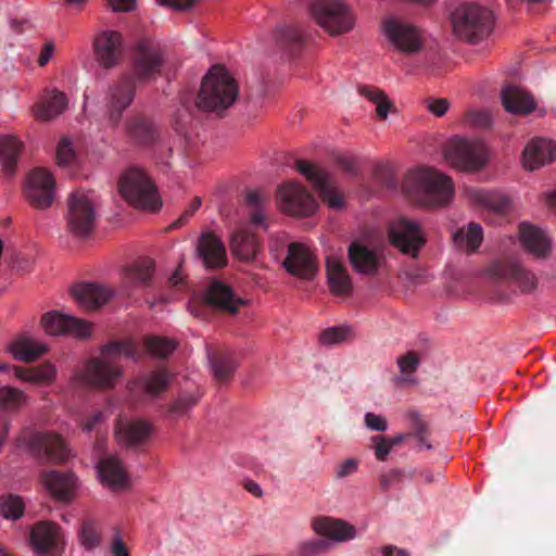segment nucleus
<instances>
[{
    "label": "nucleus",
    "instance_id": "nucleus-9",
    "mask_svg": "<svg viewBox=\"0 0 556 556\" xmlns=\"http://www.w3.org/2000/svg\"><path fill=\"white\" fill-rule=\"evenodd\" d=\"M315 23L331 36L349 33L355 25V15L343 0H314L309 5Z\"/></svg>",
    "mask_w": 556,
    "mask_h": 556
},
{
    "label": "nucleus",
    "instance_id": "nucleus-57",
    "mask_svg": "<svg viewBox=\"0 0 556 556\" xmlns=\"http://www.w3.org/2000/svg\"><path fill=\"white\" fill-rule=\"evenodd\" d=\"M115 12H129L136 9L137 0H106Z\"/></svg>",
    "mask_w": 556,
    "mask_h": 556
},
{
    "label": "nucleus",
    "instance_id": "nucleus-54",
    "mask_svg": "<svg viewBox=\"0 0 556 556\" xmlns=\"http://www.w3.org/2000/svg\"><path fill=\"white\" fill-rule=\"evenodd\" d=\"M364 419L366 427L370 430L382 432L388 428V422L381 415L366 413Z\"/></svg>",
    "mask_w": 556,
    "mask_h": 556
},
{
    "label": "nucleus",
    "instance_id": "nucleus-18",
    "mask_svg": "<svg viewBox=\"0 0 556 556\" xmlns=\"http://www.w3.org/2000/svg\"><path fill=\"white\" fill-rule=\"evenodd\" d=\"M93 51L96 60L101 66L114 67L123 52L122 35L112 29L100 30L93 39Z\"/></svg>",
    "mask_w": 556,
    "mask_h": 556
},
{
    "label": "nucleus",
    "instance_id": "nucleus-37",
    "mask_svg": "<svg viewBox=\"0 0 556 556\" xmlns=\"http://www.w3.org/2000/svg\"><path fill=\"white\" fill-rule=\"evenodd\" d=\"M56 372V367L50 362L27 369H15V376L18 379L38 386L52 384L55 381Z\"/></svg>",
    "mask_w": 556,
    "mask_h": 556
},
{
    "label": "nucleus",
    "instance_id": "nucleus-5",
    "mask_svg": "<svg viewBox=\"0 0 556 556\" xmlns=\"http://www.w3.org/2000/svg\"><path fill=\"white\" fill-rule=\"evenodd\" d=\"M239 89L230 73L220 65L212 66L202 79L197 105L204 111H224L236 102Z\"/></svg>",
    "mask_w": 556,
    "mask_h": 556
},
{
    "label": "nucleus",
    "instance_id": "nucleus-47",
    "mask_svg": "<svg viewBox=\"0 0 556 556\" xmlns=\"http://www.w3.org/2000/svg\"><path fill=\"white\" fill-rule=\"evenodd\" d=\"M144 349L152 356L165 357L176 349V343L165 338H147Z\"/></svg>",
    "mask_w": 556,
    "mask_h": 556
},
{
    "label": "nucleus",
    "instance_id": "nucleus-31",
    "mask_svg": "<svg viewBox=\"0 0 556 556\" xmlns=\"http://www.w3.org/2000/svg\"><path fill=\"white\" fill-rule=\"evenodd\" d=\"M520 241L523 248L538 258H545L551 253V238L538 227L522 225Z\"/></svg>",
    "mask_w": 556,
    "mask_h": 556
},
{
    "label": "nucleus",
    "instance_id": "nucleus-51",
    "mask_svg": "<svg viewBox=\"0 0 556 556\" xmlns=\"http://www.w3.org/2000/svg\"><path fill=\"white\" fill-rule=\"evenodd\" d=\"M235 369L236 364L231 359H218L212 364L214 377L218 380L228 379Z\"/></svg>",
    "mask_w": 556,
    "mask_h": 556
},
{
    "label": "nucleus",
    "instance_id": "nucleus-55",
    "mask_svg": "<svg viewBox=\"0 0 556 556\" xmlns=\"http://www.w3.org/2000/svg\"><path fill=\"white\" fill-rule=\"evenodd\" d=\"M375 442V455L379 460H386L387 456L389 455L392 443L390 442V439L384 437H376L374 438Z\"/></svg>",
    "mask_w": 556,
    "mask_h": 556
},
{
    "label": "nucleus",
    "instance_id": "nucleus-2",
    "mask_svg": "<svg viewBox=\"0 0 556 556\" xmlns=\"http://www.w3.org/2000/svg\"><path fill=\"white\" fill-rule=\"evenodd\" d=\"M381 33L392 50L406 56L429 58L438 50L437 41L422 27L399 17L384 18Z\"/></svg>",
    "mask_w": 556,
    "mask_h": 556
},
{
    "label": "nucleus",
    "instance_id": "nucleus-27",
    "mask_svg": "<svg viewBox=\"0 0 556 556\" xmlns=\"http://www.w3.org/2000/svg\"><path fill=\"white\" fill-rule=\"evenodd\" d=\"M197 254L206 267H223L227 264L225 245L213 233H203L199 238Z\"/></svg>",
    "mask_w": 556,
    "mask_h": 556
},
{
    "label": "nucleus",
    "instance_id": "nucleus-62",
    "mask_svg": "<svg viewBox=\"0 0 556 556\" xmlns=\"http://www.w3.org/2000/svg\"><path fill=\"white\" fill-rule=\"evenodd\" d=\"M104 420H105V417H104V415L102 413H96V414L92 415V417L90 419H88L84 424L83 429L86 432H90V431L97 429L98 426L103 424Z\"/></svg>",
    "mask_w": 556,
    "mask_h": 556
},
{
    "label": "nucleus",
    "instance_id": "nucleus-24",
    "mask_svg": "<svg viewBox=\"0 0 556 556\" xmlns=\"http://www.w3.org/2000/svg\"><path fill=\"white\" fill-rule=\"evenodd\" d=\"M97 469L99 480L106 488L113 491H123L130 488L129 476L122 462L115 456L102 458Z\"/></svg>",
    "mask_w": 556,
    "mask_h": 556
},
{
    "label": "nucleus",
    "instance_id": "nucleus-32",
    "mask_svg": "<svg viewBox=\"0 0 556 556\" xmlns=\"http://www.w3.org/2000/svg\"><path fill=\"white\" fill-rule=\"evenodd\" d=\"M349 258L354 270L362 275H375L379 268L377 252L359 242L350 245Z\"/></svg>",
    "mask_w": 556,
    "mask_h": 556
},
{
    "label": "nucleus",
    "instance_id": "nucleus-19",
    "mask_svg": "<svg viewBox=\"0 0 556 556\" xmlns=\"http://www.w3.org/2000/svg\"><path fill=\"white\" fill-rule=\"evenodd\" d=\"M460 195L469 206L479 211L502 213L509 205L508 199L495 190L465 186L460 191Z\"/></svg>",
    "mask_w": 556,
    "mask_h": 556
},
{
    "label": "nucleus",
    "instance_id": "nucleus-42",
    "mask_svg": "<svg viewBox=\"0 0 556 556\" xmlns=\"http://www.w3.org/2000/svg\"><path fill=\"white\" fill-rule=\"evenodd\" d=\"M79 544L87 551H92L101 544L99 525L93 520H85L78 532Z\"/></svg>",
    "mask_w": 556,
    "mask_h": 556
},
{
    "label": "nucleus",
    "instance_id": "nucleus-12",
    "mask_svg": "<svg viewBox=\"0 0 556 556\" xmlns=\"http://www.w3.org/2000/svg\"><path fill=\"white\" fill-rule=\"evenodd\" d=\"M278 206L283 213L296 217L313 215L318 210V204L313 195L294 181L279 187Z\"/></svg>",
    "mask_w": 556,
    "mask_h": 556
},
{
    "label": "nucleus",
    "instance_id": "nucleus-7",
    "mask_svg": "<svg viewBox=\"0 0 556 556\" xmlns=\"http://www.w3.org/2000/svg\"><path fill=\"white\" fill-rule=\"evenodd\" d=\"M98 199L93 191L76 189L66 200V230L75 238H86L96 228Z\"/></svg>",
    "mask_w": 556,
    "mask_h": 556
},
{
    "label": "nucleus",
    "instance_id": "nucleus-63",
    "mask_svg": "<svg viewBox=\"0 0 556 556\" xmlns=\"http://www.w3.org/2000/svg\"><path fill=\"white\" fill-rule=\"evenodd\" d=\"M104 420H105V417H104V415L102 413H96V414L92 415V417L90 419H88L84 424L83 429L86 432H90V431L97 429L98 426L103 424Z\"/></svg>",
    "mask_w": 556,
    "mask_h": 556
},
{
    "label": "nucleus",
    "instance_id": "nucleus-46",
    "mask_svg": "<svg viewBox=\"0 0 556 556\" xmlns=\"http://www.w3.org/2000/svg\"><path fill=\"white\" fill-rule=\"evenodd\" d=\"M363 94L375 104L377 116L381 119H386L392 108V103L387 94L376 88H366L363 90Z\"/></svg>",
    "mask_w": 556,
    "mask_h": 556
},
{
    "label": "nucleus",
    "instance_id": "nucleus-30",
    "mask_svg": "<svg viewBox=\"0 0 556 556\" xmlns=\"http://www.w3.org/2000/svg\"><path fill=\"white\" fill-rule=\"evenodd\" d=\"M314 531L333 542H344L356 536V530L353 526L329 517L317 518L313 521Z\"/></svg>",
    "mask_w": 556,
    "mask_h": 556
},
{
    "label": "nucleus",
    "instance_id": "nucleus-20",
    "mask_svg": "<svg viewBox=\"0 0 556 556\" xmlns=\"http://www.w3.org/2000/svg\"><path fill=\"white\" fill-rule=\"evenodd\" d=\"M556 160V142L545 138L530 140L522 151L521 163L525 169L533 172Z\"/></svg>",
    "mask_w": 556,
    "mask_h": 556
},
{
    "label": "nucleus",
    "instance_id": "nucleus-41",
    "mask_svg": "<svg viewBox=\"0 0 556 556\" xmlns=\"http://www.w3.org/2000/svg\"><path fill=\"white\" fill-rule=\"evenodd\" d=\"M483 230L479 224L470 223L454 235L455 245L465 252L476 251L482 243Z\"/></svg>",
    "mask_w": 556,
    "mask_h": 556
},
{
    "label": "nucleus",
    "instance_id": "nucleus-4",
    "mask_svg": "<svg viewBox=\"0 0 556 556\" xmlns=\"http://www.w3.org/2000/svg\"><path fill=\"white\" fill-rule=\"evenodd\" d=\"M117 190L127 204L144 212H157L163 206L159 189L150 174L139 166H129L119 175Z\"/></svg>",
    "mask_w": 556,
    "mask_h": 556
},
{
    "label": "nucleus",
    "instance_id": "nucleus-60",
    "mask_svg": "<svg viewBox=\"0 0 556 556\" xmlns=\"http://www.w3.org/2000/svg\"><path fill=\"white\" fill-rule=\"evenodd\" d=\"M54 54V45L52 42H48L46 43L39 55H38V65L39 66H45L46 64H48L50 62V60L52 59Z\"/></svg>",
    "mask_w": 556,
    "mask_h": 556
},
{
    "label": "nucleus",
    "instance_id": "nucleus-25",
    "mask_svg": "<svg viewBox=\"0 0 556 556\" xmlns=\"http://www.w3.org/2000/svg\"><path fill=\"white\" fill-rule=\"evenodd\" d=\"M41 482L48 492L58 501L70 502L76 495L79 486L73 473L48 471L41 476Z\"/></svg>",
    "mask_w": 556,
    "mask_h": 556
},
{
    "label": "nucleus",
    "instance_id": "nucleus-6",
    "mask_svg": "<svg viewBox=\"0 0 556 556\" xmlns=\"http://www.w3.org/2000/svg\"><path fill=\"white\" fill-rule=\"evenodd\" d=\"M450 21L452 31L458 39L477 42L491 33L493 13L481 4L466 2L452 11Z\"/></svg>",
    "mask_w": 556,
    "mask_h": 556
},
{
    "label": "nucleus",
    "instance_id": "nucleus-28",
    "mask_svg": "<svg viewBox=\"0 0 556 556\" xmlns=\"http://www.w3.org/2000/svg\"><path fill=\"white\" fill-rule=\"evenodd\" d=\"M205 300L210 305L228 313H236L239 306L248 303L245 300L235 296L231 288L220 281H213L208 285Z\"/></svg>",
    "mask_w": 556,
    "mask_h": 556
},
{
    "label": "nucleus",
    "instance_id": "nucleus-14",
    "mask_svg": "<svg viewBox=\"0 0 556 556\" xmlns=\"http://www.w3.org/2000/svg\"><path fill=\"white\" fill-rule=\"evenodd\" d=\"M30 544L37 556H62L65 540L59 525L42 521L33 527Z\"/></svg>",
    "mask_w": 556,
    "mask_h": 556
},
{
    "label": "nucleus",
    "instance_id": "nucleus-3",
    "mask_svg": "<svg viewBox=\"0 0 556 556\" xmlns=\"http://www.w3.org/2000/svg\"><path fill=\"white\" fill-rule=\"evenodd\" d=\"M405 184L416 202L426 207L445 206L453 201L455 195L452 178L430 167L412 170L407 175Z\"/></svg>",
    "mask_w": 556,
    "mask_h": 556
},
{
    "label": "nucleus",
    "instance_id": "nucleus-13",
    "mask_svg": "<svg viewBox=\"0 0 556 556\" xmlns=\"http://www.w3.org/2000/svg\"><path fill=\"white\" fill-rule=\"evenodd\" d=\"M23 444L35 457L56 463L67 462L73 457L72 451L54 433L35 432Z\"/></svg>",
    "mask_w": 556,
    "mask_h": 556
},
{
    "label": "nucleus",
    "instance_id": "nucleus-22",
    "mask_svg": "<svg viewBox=\"0 0 556 556\" xmlns=\"http://www.w3.org/2000/svg\"><path fill=\"white\" fill-rule=\"evenodd\" d=\"M282 266L290 275L303 279H311L316 271L313 254L302 243L289 244Z\"/></svg>",
    "mask_w": 556,
    "mask_h": 556
},
{
    "label": "nucleus",
    "instance_id": "nucleus-49",
    "mask_svg": "<svg viewBox=\"0 0 556 556\" xmlns=\"http://www.w3.org/2000/svg\"><path fill=\"white\" fill-rule=\"evenodd\" d=\"M201 396L202 393L198 389L190 393H184L174 401L170 412L176 416H181L193 407Z\"/></svg>",
    "mask_w": 556,
    "mask_h": 556
},
{
    "label": "nucleus",
    "instance_id": "nucleus-17",
    "mask_svg": "<svg viewBox=\"0 0 556 556\" xmlns=\"http://www.w3.org/2000/svg\"><path fill=\"white\" fill-rule=\"evenodd\" d=\"M154 262L141 257L125 266L121 290L126 296H135L148 289L154 277Z\"/></svg>",
    "mask_w": 556,
    "mask_h": 556
},
{
    "label": "nucleus",
    "instance_id": "nucleus-50",
    "mask_svg": "<svg viewBox=\"0 0 556 556\" xmlns=\"http://www.w3.org/2000/svg\"><path fill=\"white\" fill-rule=\"evenodd\" d=\"M76 161V152L68 139H62L56 147V162L61 167L72 166Z\"/></svg>",
    "mask_w": 556,
    "mask_h": 556
},
{
    "label": "nucleus",
    "instance_id": "nucleus-44",
    "mask_svg": "<svg viewBox=\"0 0 556 556\" xmlns=\"http://www.w3.org/2000/svg\"><path fill=\"white\" fill-rule=\"evenodd\" d=\"M24 501L16 495L0 497V515L5 519L16 520L24 514Z\"/></svg>",
    "mask_w": 556,
    "mask_h": 556
},
{
    "label": "nucleus",
    "instance_id": "nucleus-21",
    "mask_svg": "<svg viewBox=\"0 0 556 556\" xmlns=\"http://www.w3.org/2000/svg\"><path fill=\"white\" fill-rule=\"evenodd\" d=\"M162 65L160 48L151 41L139 42L134 61V75L140 80L154 77Z\"/></svg>",
    "mask_w": 556,
    "mask_h": 556
},
{
    "label": "nucleus",
    "instance_id": "nucleus-15",
    "mask_svg": "<svg viewBox=\"0 0 556 556\" xmlns=\"http://www.w3.org/2000/svg\"><path fill=\"white\" fill-rule=\"evenodd\" d=\"M41 326L49 336L67 334L78 339H85L92 333L90 323L78 319L72 315L62 314L58 311L46 313L41 318Z\"/></svg>",
    "mask_w": 556,
    "mask_h": 556
},
{
    "label": "nucleus",
    "instance_id": "nucleus-26",
    "mask_svg": "<svg viewBox=\"0 0 556 556\" xmlns=\"http://www.w3.org/2000/svg\"><path fill=\"white\" fill-rule=\"evenodd\" d=\"M502 103L507 112L514 115H529L535 108L533 96L518 86H507L501 92Z\"/></svg>",
    "mask_w": 556,
    "mask_h": 556
},
{
    "label": "nucleus",
    "instance_id": "nucleus-29",
    "mask_svg": "<svg viewBox=\"0 0 556 556\" xmlns=\"http://www.w3.org/2000/svg\"><path fill=\"white\" fill-rule=\"evenodd\" d=\"M68 101L62 91L50 90L42 94L33 108V114L38 121H50L62 114Z\"/></svg>",
    "mask_w": 556,
    "mask_h": 556
},
{
    "label": "nucleus",
    "instance_id": "nucleus-58",
    "mask_svg": "<svg viewBox=\"0 0 556 556\" xmlns=\"http://www.w3.org/2000/svg\"><path fill=\"white\" fill-rule=\"evenodd\" d=\"M156 2L176 11H186L193 5L195 0H156Z\"/></svg>",
    "mask_w": 556,
    "mask_h": 556
},
{
    "label": "nucleus",
    "instance_id": "nucleus-36",
    "mask_svg": "<svg viewBox=\"0 0 556 556\" xmlns=\"http://www.w3.org/2000/svg\"><path fill=\"white\" fill-rule=\"evenodd\" d=\"M134 100V89L129 81H123L110 89L108 98L109 116L116 122L123 110Z\"/></svg>",
    "mask_w": 556,
    "mask_h": 556
},
{
    "label": "nucleus",
    "instance_id": "nucleus-64",
    "mask_svg": "<svg viewBox=\"0 0 556 556\" xmlns=\"http://www.w3.org/2000/svg\"><path fill=\"white\" fill-rule=\"evenodd\" d=\"M357 468V463L354 459H346L342 463L338 469L339 477H345L352 472H354Z\"/></svg>",
    "mask_w": 556,
    "mask_h": 556
},
{
    "label": "nucleus",
    "instance_id": "nucleus-52",
    "mask_svg": "<svg viewBox=\"0 0 556 556\" xmlns=\"http://www.w3.org/2000/svg\"><path fill=\"white\" fill-rule=\"evenodd\" d=\"M397 365L402 374H412L416 371L419 366V357L415 352H408L397 358Z\"/></svg>",
    "mask_w": 556,
    "mask_h": 556
},
{
    "label": "nucleus",
    "instance_id": "nucleus-8",
    "mask_svg": "<svg viewBox=\"0 0 556 556\" xmlns=\"http://www.w3.org/2000/svg\"><path fill=\"white\" fill-rule=\"evenodd\" d=\"M442 155L451 167L467 173L482 169L489 159L486 148L481 141L460 136H454L446 141Z\"/></svg>",
    "mask_w": 556,
    "mask_h": 556
},
{
    "label": "nucleus",
    "instance_id": "nucleus-39",
    "mask_svg": "<svg viewBox=\"0 0 556 556\" xmlns=\"http://www.w3.org/2000/svg\"><path fill=\"white\" fill-rule=\"evenodd\" d=\"M28 402L29 396L25 391L11 386L0 387V412L18 413Z\"/></svg>",
    "mask_w": 556,
    "mask_h": 556
},
{
    "label": "nucleus",
    "instance_id": "nucleus-33",
    "mask_svg": "<svg viewBox=\"0 0 556 556\" xmlns=\"http://www.w3.org/2000/svg\"><path fill=\"white\" fill-rule=\"evenodd\" d=\"M231 252L243 262L255 260L258 252V243L249 227L240 226L231 236Z\"/></svg>",
    "mask_w": 556,
    "mask_h": 556
},
{
    "label": "nucleus",
    "instance_id": "nucleus-53",
    "mask_svg": "<svg viewBox=\"0 0 556 556\" xmlns=\"http://www.w3.org/2000/svg\"><path fill=\"white\" fill-rule=\"evenodd\" d=\"M466 117L469 123L479 127H489L493 122L491 115L482 110H468Z\"/></svg>",
    "mask_w": 556,
    "mask_h": 556
},
{
    "label": "nucleus",
    "instance_id": "nucleus-16",
    "mask_svg": "<svg viewBox=\"0 0 556 556\" xmlns=\"http://www.w3.org/2000/svg\"><path fill=\"white\" fill-rule=\"evenodd\" d=\"M391 243L402 253L415 257L426 239L415 220L400 218L390 226Z\"/></svg>",
    "mask_w": 556,
    "mask_h": 556
},
{
    "label": "nucleus",
    "instance_id": "nucleus-40",
    "mask_svg": "<svg viewBox=\"0 0 556 556\" xmlns=\"http://www.w3.org/2000/svg\"><path fill=\"white\" fill-rule=\"evenodd\" d=\"M23 144L12 135L0 137V163L4 170L12 173L22 152Z\"/></svg>",
    "mask_w": 556,
    "mask_h": 556
},
{
    "label": "nucleus",
    "instance_id": "nucleus-35",
    "mask_svg": "<svg viewBox=\"0 0 556 556\" xmlns=\"http://www.w3.org/2000/svg\"><path fill=\"white\" fill-rule=\"evenodd\" d=\"M151 427L143 420L119 419L115 429L118 442L136 444L148 438Z\"/></svg>",
    "mask_w": 556,
    "mask_h": 556
},
{
    "label": "nucleus",
    "instance_id": "nucleus-59",
    "mask_svg": "<svg viewBox=\"0 0 556 556\" xmlns=\"http://www.w3.org/2000/svg\"><path fill=\"white\" fill-rule=\"evenodd\" d=\"M412 420V426L415 431L416 438H421L422 433H427L428 431V425L421 419L420 415L418 413H412L409 415Z\"/></svg>",
    "mask_w": 556,
    "mask_h": 556
},
{
    "label": "nucleus",
    "instance_id": "nucleus-11",
    "mask_svg": "<svg viewBox=\"0 0 556 556\" xmlns=\"http://www.w3.org/2000/svg\"><path fill=\"white\" fill-rule=\"evenodd\" d=\"M295 167L311 182L331 210L339 211L344 207V197L337 189L327 172L306 161H298Z\"/></svg>",
    "mask_w": 556,
    "mask_h": 556
},
{
    "label": "nucleus",
    "instance_id": "nucleus-23",
    "mask_svg": "<svg viewBox=\"0 0 556 556\" xmlns=\"http://www.w3.org/2000/svg\"><path fill=\"white\" fill-rule=\"evenodd\" d=\"M77 305L86 311L97 309L104 305L113 295L109 288L99 283L83 282L71 289Z\"/></svg>",
    "mask_w": 556,
    "mask_h": 556
},
{
    "label": "nucleus",
    "instance_id": "nucleus-43",
    "mask_svg": "<svg viewBox=\"0 0 556 556\" xmlns=\"http://www.w3.org/2000/svg\"><path fill=\"white\" fill-rule=\"evenodd\" d=\"M505 277L516 282L522 292L528 293L536 289L535 276L517 264L507 269Z\"/></svg>",
    "mask_w": 556,
    "mask_h": 556
},
{
    "label": "nucleus",
    "instance_id": "nucleus-34",
    "mask_svg": "<svg viewBox=\"0 0 556 556\" xmlns=\"http://www.w3.org/2000/svg\"><path fill=\"white\" fill-rule=\"evenodd\" d=\"M8 351L14 359L31 363L43 355L48 351V346L29 337L22 336L8 345Z\"/></svg>",
    "mask_w": 556,
    "mask_h": 556
},
{
    "label": "nucleus",
    "instance_id": "nucleus-48",
    "mask_svg": "<svg viewBox=\"0 0 556 556\" xmlns=\"http://www.w3.org/2000/svg\"><path fill=\"white\" fill-rule=\"evenodd\" d=\"M353 337V330L349 326H338L326 329L320 334V341L327 345L339 344L350 340Z\"/></svg>",
    "mask_w": 556,
    "mask_h": 556
},
{
    "label": "nucleus",
    "instance_id": "nucleus-38",
    "mask_svg": "<svg viewBox=\"0 0 556 556\" xmlns=\"http://www.w3.org/2000/svg\"><path fill=\"white\" fill-rule=\"evenodd\" d=\"M327 278L336 294H346L351 290V280L345 267L336 258H327Z\"/></svg>",
    "mask_w": 556,
    "mask_h": 556
},
{
    "label": "nucleus",
    "instance_id": "nucleus-45",
    "mask_svg": "<svg viewBox=\"0 0 556 556\" xmlns=\"http://www.w3.org/2000/svg\"><path fill=\"white\" fill-rule=\"evenodd\" d=\"M141 384L147 394L156 396L167 389L169 376L164 371H154L143 378Z\"/></svg>",
    "mask_w": 556,
    "mask_h": 556
},
{
    "label": "nucleus",
    "instance_id": "nucleus-61",
    "mask_svg": "<svg viewBox=\"0 0 556 556\" xmlns=\"http://www.w3.org/2000/svg\"><path fill=\"white\" fill-rule=\"evenodd\" d=\"M112 556H130L126 544L119 535H116L111 545Z\"/></svg>",
    "mask_w": 556,
    "mask_h": 556
},
{
    "label": "nucleus",
    "instance_id": "nucleus-56",
    "mask_svg": "<svg viewBox=\"0 0 556 556\" xmlns=\"http://www.w3.org/2000/svg\"><path fill=\"white\" fill-rule=\"evenodd\" d=\"M450 109V103L446 99H432L428 101V110L435 116H443Z\"/></svg>",
    "mask_w": 556,
    "mask_h": 556
},
{
    "label": "nucleus",
    "instance_id": "nucleus-1",
    "mask_svg": "<svg viewBox=\"0 0 556 556\" xmlns=\"http://www.w3.org/2000/svg\"><path fill=\"white\" fill-rule=\"evenodd\" d=\"M132 341L113 342L104 345L99 357L86 362L72 378L75 386L106 389L112 388L123 376L121 366L124 359H135Z\"/></svg>",
    "mask_w": 556,
    "mask_h": 556
},
{
    "label": "nucleus",
    "instance_id": "nucleus-10",
    "mask_svg": "<svg viewBox=\"0 0 556 556\" xmlns=\"http://www.w3.org/2000/svg\"><path fill=\"white\" fill-rule=\"evenodd\" d=\"M24 195L34 208H49L56 199V181L52 173L43 167L31 169L24 180Z\"/></svg>",
    "mask_w": 556,
    "mask_h": 556
}]
</instances>
